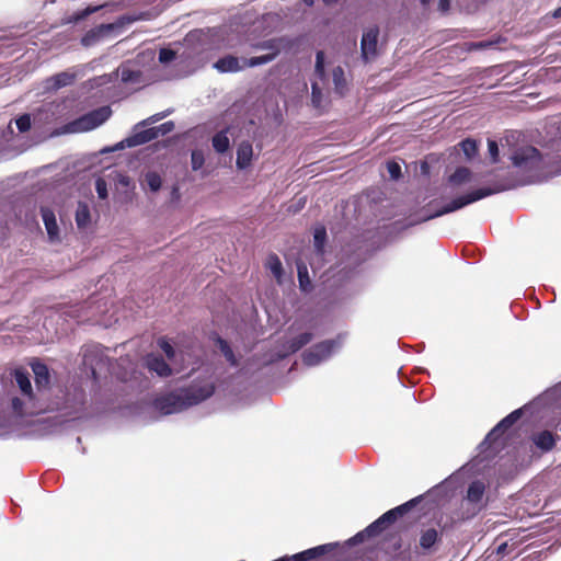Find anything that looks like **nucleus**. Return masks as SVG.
<instances>
[{
	"instance_id": "obj_40",
	"label": "nucleus",
	"mask_w": 561,
	"mask_h": 561,
	"mask_svg": "<svg viewBox=\"0 0 561 561\" xmlns=\"http://www.w3.org/2000/svg\"><path fill=\"white\" fill-rule=\"evenodd\" d=\"M158 345L163 351V353L165 354V356L169 359H173L174 358L175 351H174L173 346L169 343V341L165 337H160L158 340Z\"/></svg>"
},
{
	"instance_id": "obj_2",
	"label": "nucleus",
	"mask_w": 561,
	"mask_h": 561,
	"mask_svg": "<svg viewBox=\"0 0 561 561\" xmlns=\"http://www.w3.org/2000/svg\"><path fill=\"white\" fill-rule=\"evenodd\" d=\"M422 501V496H416L392 510L382 514L379 518L368 525L364 530L357 533L350 539L351 545H357L365 541L366 538L376 537L392 525L399 517H402L410 510L415 507Z\"/></svg>"
},
{
	"instance_id": "obj_9",
	"label": "nucleus",
	"mask_w": 561,
	"mask_h": 561,
	"mask_svg": "<svg viewBox=\"0 0 561 561\" xmlns=\"http://www.w3.org/2000/svg\"><path fill=\"white\" fill-rule=\"evenodd\" d=\"M215 385L213 382L192 383L182 390L184 401L187 407H192L210 398L215 392Z\"/></svg>"
},
{
	"instance_id": "obj_49",
	"label": "nucleus",
	"mask_w": 561,
	"mask_h": 561,
	"mask_svg": "<svg viewBox=\"0 0 561 561\" xmlns=\"http://www.w3.org/2000/svg\"><path fill=\"white\" fill-rule=\"evenodd\" d=\"M488 149L493 163L499 160V146L495 140H488Z\"/></svg>"
},
{
	"instance_id": "obj_50",
	"label": "nucleus",
	"mask_w": 561,
	"mask_h": 561,
	"mask_svg": "<svg viewBox=\"0 0 561 561\" xmlns=\"http://www.w3.org/2000/svg\"><path fill=\"white\" fill-rule=\"evenodd\" d=\"M438 7H439V10L442 12L448 11V9H449V0H439Z\"/></svg>"
},
{
	"instance_id": "obj_25",
	"label": "nucleus",
	"mask_w": 561,
	"mask_h": 561,
	"mask_svg": "<svg viewBox=\"0 0 561 561\" xmlns=\"http://www.w3.org/2000/svg\"><path fill=\"white\" fill-rule=\"evenodd\" d=\"M336 346L337 342L335 340H324L314 344L312 347L321 357V359L324 360L331 356Z\"/></svg>"
},
{
	"instance_id": "obj_42",
	"label": "nucleus",
	"mask_w": 561,
	"mask_h": 561,
	"mask_svg": "<svg viewBox=\"0 0 561 561\" xmlns=\"http://www.w3.org/2000/svg\"><path fill=\"white\" fill-rule=\"evenodd\" d=\"M95 190H96L99 198H101V199L107 198V184L103 178L96 179Z\"/></svg>"
},
{
	"instance_id": "obj_33",
	"label": "nucleus",
	"mask_w": 561,
	"mask_h": 561,
	"mask_svg": "<svg viewBox=\"0 0 561 561\" xmlns=\"http://www.w3.org/2000/svg\"><path fill=\"white\" fill-rule=\"evenodd\" d=\"M266 266L267 268H270V271L272 272V274L277 278L279 279L283 275V265H282V262L279 260V257L272 253L268 255L267 257V262H266Z\"/></svg>"
},
{
	"instance_id": "obj_52",
	"label": "nucleus",
	"mask_w": 561,
	"mask_h": 561,
	"mask_svg": "<svg viewBox=\"0 0 561 561\" xmlns=\"http://www.w3.org/2000/svg\"><path fill=\"white\" fill-rule=\"evenodd\" d=\"M507 547L508 546L506 542L501 543L496 549L497 554H504L506 552Z\"/></svg>"
},
{
	"instance_id": "obj_7",
	"label": "nucleus",
	"mask_w": 561,
	"mask_h": 561,
	"mask_svg": "<svg viewBox=\"0 0 561 561\" xmlns=\"http://www.w3.org/2000/svg\"><path fill=\"white\" fill-rule=\"evenodd\" d=\"M112 115V108L108 105L101 106L79 118L70 122L67 126L71 133H83L92 130L105 123Z\"/></svg>"
},
{
	"instance_id": "obj_47",
	"label": "nucleus",
	"mask_w": 561,
	"mask_h": 561,
	"mask_svg": "<svg viewBox=\"0 0 561 561\" xmlns=\"http://www.w3.org/2000/svg\"><path fill=\"white\" fill-rule=\"evenodd\" d=\"M316 72L320 76H324V53L318 51L316 55Z\"/></svg>"
},
{
	"instance_id": "obj_8",
	"label": "nucleus",
	"mask_w": 561,
	"mask_h": 561,
	"mask_svg": "<svg viewBox=\"0 0 561 561\" xmlns=\"http://www.w3.org/2000/svg\"><path fill=\"white\" fill-rule=\"evenodd\" d=\"M541 162L542 156L540 151L533 146L518 148L512 156L513 165L526 171L538 170Z\"/></svg>"
},
{
	"instance_id": "obj_5",
	"label": "nucleus",
	"mask_w": 561,
	"mask_h": 561,
	"mask_svg": "<svg viewBox=\"0 0 561 561\" xmlns=\"http://www.w3.org/2000/svg\"><path fill=\"white\" fill-rule=\"evenodd\" d=\"M137 21V18L134 15H122L115 22L107 24H100L91 30H89L81 37V45L83 47H91L100 43L102 39L115 35L119 32L124 26L134 23Z\"/></svg>"
},
{
	"instance_id": "obj_30",
	"label": "nucleus",
	"mask_w": 561,
	"mask_h": 561,
	"mask_svg": "<svg viewBox=\"0 0 561 561\" xmlns=\"http://www.w3.org/2000/svg\"><path fill=\"white\" fill-rule=\"evenodd\" d=\"M327 241V229L324 226H319L313 232V242L316 251L322 255L324 253V243Z\"/></svg>"
},
{
	"instance_id": "obj_20",
	"label": "nucleus",
	"mask_w": 561,
	"mask_h": 561,
	"mask_svg": "<svg viewBox=\"0 0 561 561\" xmlns=\"http://www.w3.org/2000/svg\"><path fill=\"white\" fill-rule=\"evenodd\" d=\"M253 156V148L249 141H242L237 149V168L244 170L250 167Z\"/></svg>"
},
{
	"instance_id": "obj_39",
	"label": "nucleus",
	"mask_w": 561,
	"mask_h": 561,
	"mask_svg": "<svg viewBox=\"0 0 561 561\" xmlns=\"http://www.w3.org/2000/svg\"><path fill=\"white\" fill-rule=\"evenodd\" d=\"M146 182L152 192L159 191L162 185L161 176L156 172H148L146 174Z\"/></svg>"
},
{
	"instance_id": "obj_57",
	"label": "nucleus",
	"mask_w": 561,
	"mask_h": 561,
	"mask_svg": "<svg viewBox=\"0 0 561 561\" xmlns=\"http://www.w3.org/2000/svg\"><path fill=\"white\" fill-rule=\"evenodd\" d=\"M306 4L311 5L313 4V0H302Z\"/></svg>"
},
{
	"instance_id": "obj_13",
	"label": "nucleus",
	"mask_w": 561,
	"mask_h": 561,
	"mask_svg": "<svg viewBox=\"0 0 561 561\" xmlns=\"http://www.w3.org/2000/svg\"><path fill=\"white\" fill-rule=\"evenodd\" d=\"M145 366L149 371L156 373L159 377L165 378L172 375V368L163 359L162 356L157 354H148L145 357Z\"/></svg>"
},
{
	"instance_id": "obj_31",
	"label": "nucleus",
	"mask_w": 561,
	"mask_h": 561,
	"mask_svg": "<svg viewBox=\"0 0 561 561\" xmlns=\"http://www.w3.org/2000/svg\"><path fill=\"white\" fill-rule=\"evenodd\" d=\"M505 432L503 430L496 431V425L488 433L483 442L480 444V448L482 451L486 450L488 448L493 447L497 440L502 437V435Z\"/></svg>"
},
{
	"instance_id": "obj_34",
	"label": "nucleus",
	"mask_w": 561,
	"mask_h": 561,
	"mask_svg": "<svg viewBox=\"0 0 561 561\" xmlns=\"http://www.w3.org/2000/svg\"><path fill=\"white\" fill-rule=\"evenodd\" d=\"M140 70H134L128 67L121 68V79L124 83H136L140 81Z\"/></svg>"
},
{
	"instance_id": "obj_22",
	"label": "nucleus",
	"mask_w": 561,
	"mask_h": 561,
	"mask_svg": "<svg viewBox=\"0 0 561 561\" xmlns=\"http://www.w3.org/2000/svg\"><path fill=\"white\" fill-rule=\"evenodd\" d=\"M76 79L75 73H70L68 71L59 72L47 79L48 87L58 90L60 88L72 84Z\"/></svg>"
},
{
	"instance_id": "obj_14",
	"label": "nucleus",
	"mask_w": 561,
	"mask_h": 561,
	"mask_svg": "<svg viewBox=\"0 0 561 561\" xmlns=\"http://www.w3.org/2000/svg\"><path fill=\"white\" fill-rule=\"evenodd\" d=\"M31 367L35 377V386L38 391L47 390L50 387V374L46 364L34 360Z\"/></svg>"
},
{
	"instance_id": "obj_21",
	"label": "nucleus",
	"mask_w": 561,
	"mask_h": 561,
	"mask_svg": "<svg viewBox=\"0 0 561 561\" xmlns=\"http://www.w3.org/2000/svg\"><path fill=\"white\" fill-rule=\"evenodd\" d=\"M41 213H42L43 221L45 224V228L47 230L49 239L54 240V239L58 238L59 229H58V225H57L54 211L49 208H42Z\"/></svg>"
},
{
	"instance_id": "obj_59",
	"label": "nucleus",
	"mask_w": 561,
	"mask_h": 561,
	"mask_svg": "<svg viewBox=\"0 0 561 561\" xmlns=\"http://www.w3.org/2000/svg\"><path fill=\"white\" fill-rule=\"evenodd\" d=\"M162 116H153L154 119H160Z\"/></svg>"
},
{
	"instance_id": "obj_55",
	"label": "nucleus",
	"mask_w": 561,
	"mask_h": 561,
	"mask_svg": "<svg viewBox=\"0 0 561 561\" xmlns=\"http://www.w3.org/2000/svg\"><path fill=\"white\" fill-rule=\"evenodd\" d=\"M490 45H491L490 43H479V44H477L476 46H477V47H488V46H490Z\"/></svg>"
},
{
	"instance_id": "obj_15",
	"label": "nucleus",
	"mask_w": 561,
	"mask_h": 561,
	"mask_svg": "<svg viewBox=\"0 0 561 561\" xmlns=\"http://www.w3.org/2000/svg\"><path fill=\"white\" fill-rule=\"evenodd\" d=\"M214 67L219 72H238L243 70L244 68H249L244 64V58L240 60L238 57L232 55H227L225 57L219 58L215 64Z\"/></svg>"
},
{
	"instance_id": "obj_10",
	"label": "nucleus",
	"mask_w": 561,
	"mask_h": 561,
	"mask_svg": "<svg viewBox=\"0 0 561 561\" xmlns=\"http://www.w3.org/2000/svg\"><path fill=\"white\" fill-rule=\"evenodd\" d=\"M378 35H379V28L378 26L369 27L367 31L364 32L362 36L360 42V51H362V58L365 62H368L376 58L378 51H377V45H378Z\"/></svg>"
},
{
	"instance_id": "obj_54",
	"label": "nucleus",
	"mask_w": 561,
	"mask_h": 561,
	"mask_svg": "<svg viewBox=\"0 0 561 561\" xmlns=\"http://www.w3.org/2000/svg\"><path fill=\"white\" fill-rule=\"evenodd\" d=\"M325 4L336 3L339 0H322Z\"/></svg>"
},
{
	"instance_id": "obj_36",
	"label": "nucleus",
	"mask_w": 561,
	"mask_h": 561,
	"mask_svg": "<svg viewBox=\"0 0 561 561\" xmlns=\"http://www.w3.org/2000/svg\"><path fill=\"white\" fill-rule=\"evenodd\" d=\"M459 146L468 159H472L478 153V144L474 139L466 138Z\"/></svg>"
},
{
	"instance_id": "obj_53",
	"label": "nucleus",
	"mask_w": 561,
	"mask_h": 561,
	"mask_svg": "<svg viewBox=\"0 0 561 561\" xmlns=\"http://www.w3.org/2000/svg\"><path fill=\"white\" fill-rule=\"evenodd\" d=\"M554 16H557V18L561 16V5L556 10Z\"/></svg>"
},
{
	"instance_id": "obj_35",
	"label": "nucleus",
	"mask_w": 561,
	"mask_h": 561,
	"mask_svg": "<svg viewBox=\"0 0 561 561\" xmlns=\"http://www.w3.org/2000/svg\"><path fill=\"white\" fill-rule=\"evenodd\" d=\"M297 270L299 287L302 291H308L311 288V280L308 275V268L305 264H299Z\"/></svg>"
},
{
	"instance_id": "obj_48",
	"label": "nucleus",
	"mask_w": 561,
	"mask_h": 561,
	"mask_svg": "<svg viewBox=\"0 0 561 561\" xmlns=\"http://www.w3.org/2000/svg\"><path fill=\"white\" fill-rule=\"evenodd\" d=\"M387 171L392 179H399L401 175V167L394 161L387 162Z\"/></svg>"
},
{
	"instance_id": "obj_38",
	"label": "nucleus",
	"mask_w": 561,
	"mask_h": 561,
	"mask_svg": "<svg viewBox=\"0 0 561 561\" xmlns=\"http://www.w3.org/2000/svg\"><path fill=\"white\" fill-rule=\"evenodd\" d=\"M205 163V157L202 150L195 149L191 153L192 170L197 171L203 168Z\"/></svg>"
},
{
	"instance_id": "obj_11",
	"label": "nucleus",
	"mask_w": 561,
	"mask_h": 561,
	"mask_svg": "<svg viewBox=\"0 0 561 561\" xmlns=\"http://www.w3.org/2000/svg\"><path fill=\"white\" fill-rule=\"evenodd\" d=\"M82 363L98 380V369L105 365V357L98 346H88L83 350Z\"/></svg>"
},
{
	"instance_id": "obj_17",
	"label": "nucleus",
	"mask_w": 561,
	"mask_h": 561,
	"mask_svg": "<svg viewBox=\"0 0 561 561\" xmlns=\"http://www.w3.org/2000/svg\"><path fill=\"white\" fill-rule=\"evenodd\" d=\"M14 380L22 394L30 401L35 400V394L30 379V374L23 368H16L13 371Z\"/></svg>"
},
{
	"instance_id": "obj_23",
	"label": "nucleus",
	"mask_w": 561,
	"mask_h": 561,
	"mask_svg": "<svg viewBox=\"0 0 561 561\" xmlns=\"http://www.w3.org/2000/svg\"><path fill=\"white\" fill-rule=\"evenodd\" d=\"M484 492L485 484L482 481H472L468 486L466 499L472 504H479L483 499Z\"/></svg>"
},
{
	"instance_id": "obj_26",
	"label": "nucleus",
	"mask_w": 561,
	"mask_h": 561,
	"mask_svg": "<svg viewBox=\"0 0 561 561\" xmlns=\"http://www.w3.org/2000/svg\"><path fill=\"white\" fill-rule=\"evenodd\" d=\"M91 221L90 209L85 203L79 202L76 210V222L78 228H85Z\"/></svg>"
},
{
	"instance_id": "obj_16",
	"label": "nucleus",
	"mask_w": 561,
	"mask_h": 561,
	"mask_svg": "<svg viewBox=\"0 0 561 561\" xmlns=\"http://www.w3.org/2000/svg\"><path fill=\"white\" fill-rule=\"evenodd\" d=\"M313 339V334L310 332H304L289 341H287L283 347L285 348V352L283 354H279V358H285L289 354H294L301 350L304 346L309 344Z\"/></svg>"
},
{
	"instance_id": "obj_43",
	"label": "nucleus",
	"mask_w": 561,
	"mask_h": 561,
	"mask_svg": "<svg viewBox=\"0 0 561 561\" xmlns=\"http://www.w3.org/2000/svg\"><path fill=\"white\" fill-rule=\"evenodd\" d=\"M24 401L18 397L12 398L11 408L15 415L23 416L25 414Z\"/></svg>"
},
{
	"instance_id": "obj_18",
	"label": "nucleus",
	"mask_w": 561,
	"mask_h": 561,
	"mask_svg": "<svg viewBox=\"0 0 561 561\" xmlns=\"http://www.w3.org/2000/svg\"><path fill=\"white\" fill-rule=\"evenodd\" d=\"M440 539L442 534H439L435 528L430 527L421 531L419 546L424 553L431 552Z\"/></svg>"
},
{
	"instance_id": "obj_51",
	"label": "nucleus",
	"mask_w": 561,
	"mask_h": 561,
	"mask_svg": "<svg viewBox=\"0 0 561 561\" xmlns=\"http://www.w3.org/2000/svg\"><path fill=\"white\" fill-rule=\"evenodd\" d=\"M118 182L124 186H128L130 179L127 175H121Z\"/></svg>"
},
{
	"instance_id": "obj_46",
	"label": "nucleus",
	"mask_w": 561,
	"mask_h": 561,
	"mask_svg": "<svg viewBox=\"0 0 561 561\" xmlns=\"http://www.w3.org/2000/svg\"><path fill=\"white\" fill-rule=\"evenodd\" d=\"M311 89H312V92H311L312 104L316 107H319L321 105V100H322L321 89L318 87L317 83H312Z\"/></svg>"
},
{
	"instance_id": "obj_32",
	"label": "nucleus",
	"mask_w": 561,
	"mask_h": 561,
	"mask_svg": "<svg viewBox=\"0 0 561 561\" xmlns=\"http://www.w3.org/2000/svg\"><path fill=\"white\" fill-rule=\"evenodd\" d=\"M104 5H95V7H88L83 10L77 11L70 16L67 18V23H78L82 20H84L90 14H93L98 11H100Z\"/></svg>"
},
{
	"instance_id": "obj_28",
	"label": "nucleus",
	"mask_w": 561,
	"mask_h": 561,
	"mask_svg": "<svg viewBox=\"0 0 561 561\" xmlns=\"http://www.w3.org/2000/svg\"><path fill=\"white\" fill-rule=\"evenodd\" d=\"M216 344L218 345L220 352L222 353V355L225 356L227 362H229V364L231 366H237L238 360H237L234 353H233L232 348L230 347L229 343L226 340L218 336L216 339Z\"/></svg>"
},
{
	"instance_id": "obj_27",
	"label": "nucleus",
	"mask_w": 561,
	"mask_h": 561,
	"mask_svg": "<svg viewBox=\"0 0 561 561\" xmlns=\"http://www.w3.org/2000/svg\"><path fill=\"white\" fill-rule=\"evenodd\" d=\"M471 180V171L466 167L457 168L456 171L449 176V182L454 185H461Z\"/></svg>"
},
{
	"instance_id": "obj_3",
	"label": "nucleus",
	"mask_w": 561,
	"mask_h": 561,
	"mask_svg": "<svg viewBox=\"0 0 561 561\" xmlns=\"http://www.w3.org/2000/svg\"><path fill=\"white\" fill-rule=\"evenodd\" d=\"M291 43L286 37H274L266 41H261L251 44V48L254 50H267V54L262 56H254L251 58H244L245 66L253 68L262 65L272 62L277 58L280 51L285 48H289Z\"/></svg>"
},
{
	"instance_id": "obj_24",
	"label": "nucleus",
	"mask_w": 561,
	"mask_h": 561,
	"mask_svg": "<svg viewBox=\"0 0 561 561\" xmlns=\"http://www.w3.org/2000/svg\"><path fill=\"white\" fill-rule=\"evenodd\" d=\"M229 128H225L216 133L211 138V145L217 153H225L230 148V140L228 137Z\"/></svg>"
},
{
	"instance_id": "obj_6",
	"label": "nucleus",
	"mask_w": 561,
	"mask_h": 561,
	"mask_svg": "<svg viewBox=\"0 0 561 561\" xmlns=\"http://www.w3.org/2000/svg\"><path fill=\"white\" fill-rule=\"evenodd\" d=\"M174 123L172 121H168L157 127L140 130L116 144L113 150H122L125 148H133L145 145L151 140L157 139L159 136L168 135L174 129Z\"/></svg>"
},
{
	"instance_id": "obj_19",
	"label": "nucleus",
	"mask_w": 561,
	"mask_h": 561,
	"mask_svg": "<svg viewBox=\"0 0 561 561\" xmlns=\"http://www.w3.org/2000/svg\"><path fill=\"white\" fill-rule=\"evenodd\" d=\"M531 440L543 453L552 450L556 446V435L548 430L533 434Z\"/></svg>"
},
{
	"instance_id": "obj_37",
	"label": "nucleus",
	"mask_w": 561,
	"mask_h": 561,
	"mask_svg": "<svg viewBox=\"0 0 561 561\" xmlns=\"http://www.w3.org/2000/svg\"><path fill=\"white\" fill-rule=\"evenodd\" d=\"M302 362L307 366H316L319 363H321L322 359L318 355V353L314 351V348L310 347L309 350L304 352V354H302Z\"/></svg>"
},
{
	"instance_id": "obj_1",
	"label": "nucleus",
	"mask_w": 561,
	"mask_h": 561,
	"mask_svg": "<svg viewBox=\"0 0 561 561\" xmlns=\"http://www.w3.org/2000/svg\"><path fill=\"white\" fill-rule=\"evenodd\" d=\"M515 185L507 179L500 180L494 182L490 186L480 187L477 190H473L465 195L458 196L454 198L450 203L443 206L440 209H437L434 214L427 216L425 220L443 216L445 214L458 210L471 203H474L477 201H480L484 197L491 196L496 193H501L507 190L513 188Z\"/></svg>"
},
{
	"instance_id": "obj_4",
	"label": "nucleus",
	"mask_w": 561,
	"mask_h": 561,
	"mask_svg": "<svg viewBox=\"0 0 561 561\" xmlns=\"http://www.w3.org/2000/svg\"><path fill=\"white\" fill-rule=\"evenodd\" d=\"M56 410L72 420L81 417L87 410V394L82 387L71 386L66 389L61 402L56 403Z\"/></svg>"
},
{
	"instance_id": "obj_29",
	"label": "nucleus",
	"mask_w": 561,
	"mask_h": 561,
	"mask_svg": "<svg viewBox=\"0 0 561 561\" xmlns=\"http://www.w3.org/2000/svg\"><path fill=\"white\" fill-rule=\"evenodd\" d=\"M522 409L514 410L496 424V431L503 430L504 432H506L522 417Z\"/></svg>"
},
{
	"instance_id": "obj_58",
	"label": "nucleus",
	"mask_w": 561,
	"mask_h": 561,
	"mask_svg": "<svg viewBox=\"0 0 561 561\" xmlns=\"http://www.w3.org/2000/svg\"><path fill=\"white\" fill-rule=\"evenodd\" d=\"M423 5H426L430 3V0H420Z\"/></svg>"
},
{
	"instance_id": "obj_41",
	"label": "nucleus",
	"mask_w": 561,
	"mask_h": 561,
	"mask_svg": "<svg viewBox=\"0 0 561 561\" xmlns=\"http://www.w3.org/2000/svg\"><path fill=\"white\" fill-rule=\"evenodd\" d=\"M176 57V53L171 48H161L159 50V61L161 64H169L174 60Z\"/></svg>"
},
{
	"instance_id": "obj_56",
	"label": "nucleus",
	"mask_w": 561,
	"mask_h": 561,
	"mask_svg": "<svg viewBox=\"0 0 561 561\" xmlns=\"http://www.w3.org/2000/svg\"><path fill=\"white\" fill-rule=\"evenodd\" d=\"M172 194L179 197V188L176 186L173 187Z\"/></svg>"
},
{
	"instance_id": "obj_12",
	"label": "nucleus",
	"mask_w": 561,
	"mask_h": 561,
	"mask_svg": "<svg viewBox=\"0 0 561 561\" xmlns=\"http://www.w3.org/2000/svg\"><path fill=\"white\" fill-rule=\"evenodd\" d=\"M157 407L164 413L171 414L188 408L184 401L182 391L180 393H171L157 400Z\"/></svg>"
},
{
	"instance_id": "obj_44",
	"label": "nucleus",
	"mask_w": 561,
	"mask_h": 561,
	"mask_svg": "<svg viewBox=\"0 0 561 561\" xmlns=\"http://www.w3.org/2000/svg\"><path fill=\"white\" fill-rule=\"evenodd\" d=\"M16 127L21 133H25L31 128V117L28 114H23L16 119Z\"/></svg>"
},
{
	"instance_id": "obj_45",
	"label": "nucleus",
	"mask_w": 561,
	"mask_h": 561,
	"mask_svg": "<svg viewBox=\"0 0 561 561\" xmlns=\"http://www.w3.org/2000/svg\"><path fill=\"white\" fill-rule=\"evenodd\" d=\"M333 81L336 90H340L344 84V71L340 66L333 69Z\"/></svg>"
}]
</instances>
